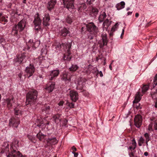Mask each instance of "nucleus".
Segmentation results:
<instances>
[{"label":"nucleus","mask_w":157,"mask_h":157,"mask_svg":"<svg viewBox=\"0 0 157 157\" xmlns=\"http://www.w3.org/2000/svg\"><path fill=\"white\" fill-rule=\"evenodd\" d=\"M59 73V70H55L50 71V74L49 78L50 80H53L55 78L57 77Z\"/></svg>","instance_id":"obj_14"},{"label":"nucleus","mask_w":157,"mask_h":157,"mask_svg":"<svg viewBox=\"0 0 157 157\" xmlns=\"http://www.w3.org/2000/svg\"><path fill=\"white\" fill-rule=\"evenodd\" d=\"M109 68L111 70H112V66L111 65V64H110L109 66Z\"/></svg>","instance_id":"obj_62"},{"label":"nucleus","mask_w":157,"mask_h":157,"mask_svg":"<svg viewBox=\"0 0 157 157\" xmlns=\"http://www.w3.org/2000/svg\"><path fill=\"white\" fill-rule=\"evenodd\" d=\"M35 25V29L38 32L39 31L41 30L40 25Z\"/></svg>","instance_id":"obj_44"},{"label":"nucleus","mask_w":157,"mask_h":157,"mask_svg":"<svg viewBox=\"0 0 157 157\" xmlns=\"http://www.w3.org/2000/svg\"><path fill=\"white\" fill-rule=\"evenodd\" d=\"M46 141L47 145L48 146L56 144L58 142V140L55 137L49 138L46 140Z\"/></svg>","instance_id":"obj_15"},{"label":"nucleus","mask_w":157,"mask_h":157,"mask_svg":"<svg viewBox=\"0 0 157 157\" xmlns=\"http://www.w3.org/2000/svg\"><path fill=\"white\" fill-rule=\"evenodd\" d=\"M72 149L73 150L72 151H74L75 152V151H77L76 148L74 146H73L72 147Z\"/></svg>","instance_id":"obj_52"},{"label":"nucleus","mask_w":157,"mask_h":157,"mask_svg":"<svg viewBox=\"0 0 157 157\" xmlns=\"http://www.w3.org/2000/svg\"><path fill=\"white\" fill-rule=\"evenodd\" d=\"M41 22V21L39 17V15L38 13H37L35 16V18L33 22L34 25H40Z\"/></svg>","instance_id":"obj_20"},{"label":"nucleus","mask_w":157,"mask_h":157,"mask_svg":"<svg viewBox=\"0 0 157 157\" xmlns=\"http://www.w3.org/2000/svg\"><path fill=\"white\" fill-rule=\"evenodd\" d=\"M40 41H36L35 42H34L33 40L31 39L30 40L27 44V48L24 49L23 50L24 51L26 49L28 50H29L30 48V47H32L33 49H35L36 48H37L40 45Z\"/></svg>","instance_id":"obj_6"},{"label":"nucleus","mask_w":157,"mask_h":157,"mask_svg":"<svg viewBox=\"0 0 157 157\" xmlns=\"http://www.w3.org/2000/svg\"><path fill=\"white\" fill-rule=\"evenodd\" d=\"M55 84L52 83L51 84H49L46 89L48 91V92H50L52 91L55 87Z\"/></svg>","instance_id":"obj_26"},{"label":"nucleus","mask_w":157,"mask_h":157,"mask_svg":"<svg viewBox=\"0 0 157 157\" xmlns=\"http://www.w3.org/2000/svg\"><path fill=\"white\" fill-rule=\"evenodd\" d=\"M64 103V102L63 101H61L58 103V105H63Z\"/></svg>","instance_id":"obj_53"},{"label":"nucleus","mask_w":157,"mask_h":157,"mask_svg":"<svg viewBox=\"0 0 157 157\" xmlns=\"http://www.w3.org/2000/svg\"><path fill=\"white\" fill-rule=\"evenodd\" d=\"M37 137L40 140H41L45 136L44 134H42L40 132L38 133L36 135Z\"/></svg>","instance_id":"obj_36"},{"label":"nucleus","mask_w":157,"mask_h":157,"mask_svg":"<svg viewBox=\"0 0 157 157\" xmlns=\"http://www.w3.org/2000/svg\"><path fill=\"white\" fill-rule=\"evenodd\" d=\"M20 123L19 118L16 116L10 118L9 121V125L10 126L15 129L17 128Z\"/></svg>","instance_id":"obj_5"},{"label":"nucleus","mask_w":157,"mask_h":157,"mask_svg":"<svg viewBox=\"0 0 157 157\" xmlns=\"http://www.w3.org/2000/svg\"><path fill=\"white\" fill-rule=\"evenodd\" d=\"M34 68L33 65L30 64L29 66L26 68L25 71L28 75V77L32 76L34 72Z\"/></svg>","instance_id":"obj_12"},{"label":"nucleus","mask_w":157,"mask_h":157,"mask_svg":"<svg viewBox=\"0 0 157 157\" xmlns=\"http://www.w3.org/2000/svg\"><path fill=\"white\" fill-rule=\"evenodd\" d=\"M152 126H153V124H149V126H148V128L149 130V131H152L153 130L152 128Z\"/></svg>","instance_id":"obj_49"},{"label":"nucleus","mask_w":157,"mask_h":157,"mask_svg":"<svg viewBox=\"0 0 157 157\" xmlns=\"http://www.w3.org/2000/svg\"><path fill=\"white\" fill-rule=\"evenodd\" d=\"M129 155H130V157H132L133 156V153L132 152L130 154H129Z\"/></svg>","instance_id":"obj_57"},{"label":"nucleus","mask_w":157,"mask_h":157,"mask_svg":"<svg viewBox=\"0 0 157 157\" xmlns=\"http://www.w3.org/2000/svg\"><path fill=\"white\" fill-rule=\"evenodd\" d=\"M95 0H87L86 3L90 5H93L95 3Z\"/></svg>","instance_id":"obj_43"},{"label":"nucleus","mask_w":157,"mask_h":157,"mask_svg":"<svg viewBox=\"0 0 157 157\" xmlns=\"http://www.w3.org/2000/svg\"><path fill=\"white\" fill-rule=\"evenodd\" d=\"M102 41L103 45H106L107 44V35L105 34H103L102 36Z\"/></svg>","instance_id":"obj_32"},{"label":"nucleus","mask_w":157,"mask_h":157,"mask_svg":"<svg viewBox=\"0 0 157 157\" xmlns=\"http://www.w3.org/2000/svg\"><path fill=\"white\" fill-rule=\"evenodd\" d=\"M109 25V21L108 19H106L103 24V27H105V28H107Z\"/></svg>","instance_id":"obj_39"},{"label":"nucleus","mask_w":157,"mask_h":157,"mask_svg":"<svg viewBox=\"0 0 157 157\" xmlns=\"http://www.w3.org/2000/svg\"><path fill=\"white\" fill-rule=\"evenodd\" d=\"M155 107L156 108H157V100H156V101L155 102Z\"/></svg>","instance_id":"obj_58"},{"label":"nucleus","mask_w":157,"mask_h":157,"mask_svg":"<svg viewBox=\"0 0 157 157\" xmlns=\"http://www.w3.org/2000/svg\"><path fill=\"white\" fill-rule=\"evenodd\" d=\"M66 21L69 24L71 23L72 21V19L70 17H68L66 18Z\"/></svg>","instance_id":"obj_48"},{"label":"nucleus","mask_w":157,"mask_h":157,"mask_svg":"<svg viewBox=\"0 0 157 157\" xmlns=\"http://www.w3.org/2000/svg\"><path fill=\"white\" fill-rule=\"evenodd\" d=\"M125 4L124 2H121L120 3H118L116 5L117 10H119L121 9L124 7Z\"/></svg>","instance_id":"obj_28"},{"label":"nucleus","mask_w":157,"mask_h":157,"mask_svg":"<svg viewBox=\"0 0 157 157\" xmlns=\"http://www.w3.org/2000/svg\"><path fill=\"white\" fill-rule=\"evenodd\" d=\"M28 58V57L24 53H23L21 55L17 56V57L14 59V61L15 62H17L20 64L22 62L23 63H25L26 59Z\"/></svg>","instance_id":"obj_7"},{"label":"nucleus","mask_w":157,"mask_h":157,"mask_svg":"<svg viewBox=\"0 0 157 157\" xmlns=\"http://www.w3.org/2000/svg\"><path fill=\"white\" fill-rule=\"evenodd\" d=\"M67 105L70 107V108H72L74 107L75 104L73 103H69L68 102L67 103Z\"/></svg>","instance_id":"obj_46"},{"label":"nucleus","mask_w":157,"mask_h":157,"mask_svg":"<svg viewBox=\"0 0 157 157\" xmlns=\"http://www.w3.org/2000/svg\"><path fill=\"white\" fill-rule=\"evenodd\" d=\"M153 124L155 130H157V122L156 121Z\"/></svg>","instance_id":"obj_50"},{"label":"nucleus","mask_w":157,"mask_h":157,"mask_svg":"<svg viewBox=\"0 0 157 157\" xmlns=\"http://www.w3.org/2000/svg\"><path fill=\"white\" fill-rule=\"evenodd\" d=\"M142 96V95H141L140 94V92H137L136 94L135 99L133 102V104L136 103L138 105H136V106H135L137 109H140L141 108V107L140 106V104H138V103L141 100Z\"/></svg>","instance_id":"obj_9"},{"label":"nucleus","mask_w":157,"mask_h":157,"mask_svg":"<svg viewBox=\"0 0 157 157\" xmlns=\"http://www.w3.org/2000/svg\"><path fill=\"white\" fill-rule=\"evenodd\" d=\"M78 68V66L76 65H72L69 68L70 70L72 71H75Z\"/></svg>","instance_id":"obj_34"},{"label":"nucleus","mask_w":157,"mask_h":157,"mask_svg":"<svg viewBox=\"0 0 157 157\" xmlns=\"http://www.w3.org/2000/svg\"><path fill=\"white\" fill-rule=\"evenodd\" d=\"M37 95V91L35 90H32L29 91L26 95V102L29 103L32 100L36 99Z\"/></svg>","instance_id":"obj_4"},{"label":"nucleus","mask_w":157,"mask_h":157,"mask_svg":"<svg viewBox=\"0 0 157 157\" xmlns=\"http://www.w3.org/2000/svg\"><path fill=\"white\" fill-rule=\"evenodd\" d=\"M148 89V86L147 85H144L142 88V92L143 93H144L146 92Z\"/></svg>","instance_id":"obj_41"},{"label":"nucleus","mask_w":157,"mask_h":157,"mask_svg":"<svg viewBox=\"0 0 157 157\" xmlns=\"http://www.w3.org/2000/svg\"><path fill=\"white\" fill-rule=\"evenodd\" d=\"M86 26L87 31L94 36H96L99 32L98 28L93 22L89 23Z\"/></svg>","instance_id":"obj_3"},{"label":"nucleus","mask_w":157,"mask_h":157,"mask_svg":"<svg viewBox=\"0 0 157 157\" xmlns=\"http://www.w3.org/2000/svg\"><path fill=\"white\" fill-rule=\"evenodd\" d=\"M98 10L95 8H93L90 12V14L93 17H95L98 14Z\"/></svg>","instance_id":"obj_25"},{"label":"nucleus","mask_w":157,"mask_h":157,"mask_svg":"<svg viewBox=\"0 0 157 157\" xmlns=\"http://www.w3.org/2000/svg\"><path fill=\"white\" fill-rule=\"evenodd\" d=\"M154 96V97H155V99H157V94H155V95Z\"/></svg>","instance_id":"obj_61"},{"label":"nucleus","mask_w":157,"mask_h":157,"mask_svg":"<svg viewBox=\"0 0 157 157\" xmlns=\"http://www.w3.org/2000/svg\"><path fill=\"white\" fill-rule=\"evenodd\" d=\"M99 74L100 77H102L103 76V75L102 73L101 72V71H100L99 73Z\"/></svg>","instance_id":"obj_54"},{"label":"nucleus","mask_w":157,"mask_h":157,"mask_svg":"<svg viewBox=\"0 0 157 157\" xmlns=\"http://www.w3.org/2000/svg\"><path fill=\"white\" fill-rule=\"evenodd\" d=\"M13 98H9L7 99L6 101V103L7 104V107L9 109H10L12 105V103L13 102Z\"/></svg>","instance_id":"obj_23"},{"label":"nucleus","mask_w":157,"mask_h":157,"mask_svg":"<svg viewBox=\"0 0 157 157\" xmlns=\"http://www.w3.org/2000/svg\"><path fill=\"white\" fill-rule=\"evenodd\" d=\"M26 0H23V2L24 3H26Z\"/></svg>","instance_id":"obj_63"},{"label":"nucleus","mask_w":157,"mask_h":157,"mask_svg":"<svg viewBox=\"0 0 157 157\" xmlns=\"http://www.w3.org/2000/svg\"><path fill=\"white\" fill-rule=\"evenodd\" d=\"M153 82L154 85H155V86H154V87L157 85V74L155 75L154 77Z\"/></svg>","instance_id":"obj_45"},{"label":"nucleus","mask_w":157,"mask_h":157,"mask_svg":"<svg viewBox=\"0 0 157 157\" xmlns=\"http://www.w3.org/2000/svg\"><path fill=\"white\" fill-rule=\"evenodd\" d=\"M142 117L139 114L136 115L134 118L135 124L136 127L139 128L142 124Z\"/></svg>","instance_id":"obj_10"},{"label":"nucleus","mask_w":157,"mask_h":157,"mask_svg":"<svg viewBox=\"0 0 157 157\" xmlns=\"http://www.w3.org/2000/svg\"><path fill=\"white\" fill-rule=\"evenodd\" d=\"M132 13V12H128L127 13V14L128 15H131Z\"/></svg>","instance_id":"obj_60"},{"label":"nucleus","mask_w":157,"mask_h":157,"mask_svg":"<svg viewBox=\"0 0 157 157\" xmlns=\"http://www.w3.org/2000/svg\"><path fill=\"white\" fill-rule=\"evenodd\" d=\"M72 153L74 154V157H77L78 155V153H75L74 151H72Z\"/></svg>","instance_id":"obj_51"},{"label":"nucleus","mask_w":157,"mask_h":157,"mask_svg":"<svg viewBox=\"0 0 157 157\" xmlns=\"http://www.w3.org/2000/svg\"><path fill=\"white\" fill-rule=\"evenodd\" d=\"M2 14L0 13V21H4L6 22H7L8 20L4 16H2Z\"/></svg>","instance_id":"obj_40"},{"label":"nucleus","mask_w":157,"mask_h":157,"mask_svg":"<svg viewBox=\"0 0 157 157\" xmlns=\"http://www.w3.org/2000/svg\"><path fill=\"white\" fill-rule=\"evenodd\" d=\"M144 139L141 136L138 140V144L139 146H141L142 144L144 143Z\"/></svg>","instance_id":"obj_35"},{"label":"nucleus","mask_w":157,"mask_h":157,"mask_svg":"<svg viewBox=\"0 0 157 157\" xmlns=\"http://www.w3.org/2000/svg\"><path fill=\"white\" fill-rule=\"evenodd\" d=\"M144 155L145 156H147L148 155V153L147 152H145L144 153Z\"/></svg>","instance_id":"obj_56"},{"label":"nucleus","mask_w":157,"mask_h":157,"mask_svg":"<svg viewBox=\"0 0 157 157\" xmlns=\"http://www.w3.org/2000/svg\"><path fill=\"white\" fill-rule=\"evenodd\" d=\"M144 136L145 138L146 145L147 147L148 146V142L150 140L149 135L147 133H145L144 135Z\"/></svg>","instance_id":"obj_31"},{"label":"nucleus","mask_w":157,"mask_h":157,"mask_svg":"<svg viewBox=\"0 0 157 157\" xmlns=\"http://www.w3.org/2000/svg\"><path fill=\"white\" fill-rule=\"evenodd\" d=\"M9 144L8 142L4 143L2 147V151L1 152L3 153H6L9 151Z\"/></svg>","instance_id":"obj_19"},{"label":"nucleus","mask_w":157,"mask_h":157,"mask_svg":"<svg viewBox=\"0 0 157 157\" xmlns=\"http://www.w3.org/2000/svg\"><path fill=\"white\" fill-rule=\"evenodd\" d=\"M62 79L65 81H70L71 75L70 73L66 72L63 73Z\"/></svg>","instance_id":"obj_22"},{"label":"nucleus","mask_w":157,"mask_h":157,"mask_svg":"<svg viewBox=\"0 0 157 157\" xmlns=\"http://www.w3.org/2000/svg\"><path fill=\"white\" fill-rule=\"evenodd\" d=\"M67 53H68V55L67 56L64 55L63 57V59L64 60L70 61L71 59V57L70 56V52Z\"/></svg>","instance_id":"obj_38"},{"label":"nucleus","mask_w":157,"mask_h":157,"mask_svg":"<svg viewBox=\"0 0 157 157\" xmlns=\"http://www.w3.org/2000/svg\"><path fill=\"white\" fill-rule=\"evenodd\" d=\"M136 143L134 139H133L132 140V145L129 147V149L131 150H134L136 148Z\"/></svg>","instance_id":"obj_30"},{"label":"nucleus","mask_w":157,"mask_h":157,"mask_svg":"<svg viewBox=\"0 0 157 157\" xmlns=\"http://www.w3.org/2000/svg\"><path fill=\"white\" fill-rule=\"evenodd\" d=\"M155 94H157V89L155 91H152V92L151 95L153 99L155 98V97H154V96L155 95Z\"/></svg>","instance_id":"obj_47"},{"label":"nucleus","mask_w":157,"mask_h":157,"mask_svg":"<svg viewBox=\"0 0 157 157\" xmlns=\"http://www.w3.org/2000/svg\"><path fill=\"white\" fill-rule=\"evenodd\" d=\"M106 15L105 12H102L99 17L98 20L100 22H102L106 18Z\"/></svg>","instance_id":"obj_24"},{"label":"nucleus","mask_w":157,"mask_h":157,"mask_svg":"<svg viewBox=\"0 0 157 157\" xmlns=\"http://www.w3.org/2000/svg\"><path fill=\"white\" fill-rule=\"evenodd\" d=\"M25 26V21L24 20H21L18 23L17 25L13 27L12 31V34L14 36H16L17 34L18 31H22Z\"/></svg>","instance_id":"obj_2"},{"label":"nucleus","mask_w":157,"mask_h":157,"mask_svg":"<svg viewBox=\"0 0 157 157\" xmlns=\"http://www.w3.org/2000/svg\"><path fill=\"white\" fill-rule=\"evenodd\" d=\"M19 142L15 140L12 143L10 148L11 152L8 155L7 157H22V155L20 152L16 151L18 147Z\"/></svg>","instance_id":"obj_1"},{"label":"nucleus","mask_w":157,"mask_h":157,"mask_svg":"<svg viewBox=\"0 0 157 157\" xmlns=\"http://www.w3.org/2000/svg\"><path fill=\"white\" fill-rule=\"evenodd\" d=\"M70 96L71 100L74 102L76 101L78 98V93L74 90H71L70 91Z\"/></svg>","instance_id":"obj_13"},{"label":"nucleus","mask_w":157,"mask_h":157,"mask_svg":"<svg viewBox=\"0 0 157 157\" xmlns=\"http://www.w3.org/2000/svg\"><path fill=\"white\" fill-rule=\"evenodd\" d=\"M53 120L55 123L58 124L59 123L61 120V115L57 114L54 115L52 117Z\"/></svg>","instance_id":"obj_21"},{"label":"nucleus","mask_w":157,"mask_h":157,"mask_svg":"<svg viewBox=\"0 0 157 157\" xmlns=\"http://www.w3.org/2000/svg\"><path fill=\"white\" fill-rule=\"evenodd\" d=\"M94 36L93 35H92V36H89L88 37L90 39L92 40L93 39V36Z\"/></svg>","instance_id":"obj_55"},{"label":"nucleus","mask_w":157,"mask_h":157,"mask_svg":"<svg viewBox=\"0 0 157 157\" xmlns=\"http://www.w3.org/2000/svg\"><path fill=\"white\" fill-rule=\"evenodd\" d=\"M43 24L44 26H46L50 25V17L48 14H45L44 17L43 18Z\"/></svg>","instance_id":"obj_17"},{"label":"nucleus","mask_w":157,"mask_h":157,"mask_svg":"<svg viewBox=\"0 0 157 157\" xmlns=\"http://www.w3.org/2000/svg\"><path fill=\"white\" fill-rule=\"evenodd\" d=\"M43 50H44V49H42V50H41V53H43V52H44V51Z\"/></svg>","instance_id":"obj_64"},{"label":"nucleus","mask_w":157,"mask_h":157,"mask_svg":"<svg viewBox=\"0 0 157 157\" xmlns=\"http://www.w3.org/2000/svg\"><path fill=\"white\" fill-rule=\"evenodd\" d=\"M69 33V31L65 28L63 29L60 31L61 35L63 36H66Z\"/></svg>","instance_id":"obj_27"},{"label":"nucleus","mask_w":157,"mask_h":157,"mask_svg":"<svg viewBox=\"0 0 157 157\" xmlns=\"http://www.w3.org/2000/svg\"><path fill=\"white\" fill-rule=\"evenodd\" d=\"M118 26V23H116L114 25L112 28L110 33V35H113V32L116 30Z\"/></svg>","instance_id":"obj_33"},{"label":"nucleus","mask_w":157,"mask_h":157,"mask_svg":"<svg viewBox=\"0 0 157 157\" xmlns=\"http://www.w3.org/2000/svg\"><path fill=\"white\" fill-rule=\"evenodd\" d=\"M50 109V107L49 106H46L44 107H43L42 108V110L43 111H45L46 113H48L47 111L48 112V110Z\"/></svg>","instance_id":"obj_42"},{"label":"nucleus","mask_w":157,"mask_h":157,"mask_svg":"<svg viewBox=\"0 0 157 157\" xmlns=\"http://www.w3.org/2000/svg\"><path fill=\"white\" fill-rule=\"evenodd\" d=\"M22 112L20 110L17 109H14V114L16 115L21 116V115Z\"/></svg>","instance_id":"obj_37"},{"label":"nucleus","mask_w":157,"mask_h":157,"mask_svg":"<svg viewBox=\"0 0 157 157\" xmlns=\"http://www.w3.org/2000/svg\"><path fill=\"white\" fill-rule=\"evenodd\" d=\"M56 2V0H50L48 4L47 8L48 10L51 11L53 9Z\"/></svg>","instance_id":"obj_18"},{"label":"nucleus","mask_w":157,"mask_h":157,"mask_svg":"<svg viewBox=\"0 0 157 157\" xmlns=\"http://www.w3.org/2000/svg\"><path fill=\"white\" fill-rule=\"evenodd\" d=\"M139 15V14L138 13H136L135 14V16L136 17H137Z\"/></svg>","instance_id":"obj_59"},{"label":"nucleus","mask_w":157,"mask_h":157,"mask_svg":"<svg viewBox=\"0 0 157 157\" xmlns=\"http://www.w3.org/2000/svg\"><path fill=\"white\" fill-rule=\"evenodd\" d=\"M38 123H39L37 124V126L41 128L42 129H45L46 128L48 129V125L49 124V122L47 121L45 119L42 121L38 120Z\"/></svg>","instance_id":"obj_8"},{"label":"nucleus","mask_w":157,"mask_h":157,"mask_svg":"<svg viewBox=\"0 0 157 157\" xmlns=\"http://www.w3.org/2000/svg\"><path fill=\"white\" fill-rule=\"evenodd\" d=\"M60 46L61 47H65L67 49V52H70V50L71 47V44L70 43L66 44L62 43V44L60 45Z\"/></svg>","instance_id":"obj_29"},{"label":"nucleus","mask_w":157,"mask_h":157,"mask_svg":"<svg viewBox=\"0 0 157 157\" xmlns=\"http://www.w3.org/2000/svg\"><path fill=\"white\" fill-rule=\"evenodd\" d=\"M85 82L83 78H81L78 80L77 86V89L82 90L83 89L85 85Z\"/></svg>","instance_id":"obj_16"},{"label":"nucleus","mask_w":157,"mask_h":157,"mask_svg":"<svg viewBox=\"0 0 157 157\" xmlns=\"http://www.w3.org/2000/svg\"><path fill=\"white\" fill-rule=\"evenodd\" d=\"M74 0H63L64 7L68 9H73L74 7L73 2Z\"/></svg>","instance_id":"obj_11"}]
</instances>
